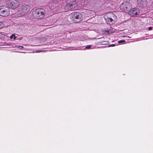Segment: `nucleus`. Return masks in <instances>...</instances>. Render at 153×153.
Returning <instances> with one entry per match:
<instances>
[{
    "mask_svg": "<svg viewBox=\"0 0 153 153\" xmlns=\"http://www.w3.org/2000/svg\"><path fill=\"white\" fill-rule=\"evenodd\" d=\"M105 19L106 22L107 23H110L109 22H111L113 20V19L112 18L109 17H107V18Z\"/></svg>",
    "mask_w": 153,
    "mask_h": 153,
    "instance_id": "nucleus-10",
    "label": "nucleus"
},
{
    "mask_svg": "<svg viewBox=\"0 0 153 153\" xmlns=\"http://www.w3.org/2000/svg\"><path fill=\"white\" fill-rule=\"evenodd\" d=\"M18 48H23V47L22 46H19L17 47Z\"/></svg>",
    "mask_w": 153,
    "mask_h": 153,
    "instance_id": "nucleus-18",
    "label": "nucleus"
},
{
    "mask_svg": "<svg viewBox=\"0 0 153 153\" xmlns=\"http://www.w3.org/2000/svg\"><path fill=\"white\" fill-rule=\"evenodd\" d=\"M4 26V24L2 22H0V29L2 28Z\"/></svg>",
    "mask_w": 153,
    "mask_h": 153,
    "instance_id": "nucleus-11",
    "label": "nucleus"
},
{
    "mask_svg": "<svg viewBox=\"0 0 153 153\" xmlns=\"http://www.w3.org/2000/svg\"><path fill=\"white\" fill-rule=\"evenodd\" d=\"M131 4L129 1H124L120 6V9L123 11H127L128 9H130L131 7Z\"/></svg>",
    "mask_w": 153,
    "mask_h": 153,
    "instance_id": "nucleus-4",
    "label": "nucleus"
},
{
    "mask_svg": "<svg viewBox=\"0 0 153 153\" xmlns=\"http://www.w3.org/2000/svg\"><path fill=\"white\" fill-rule=\"evenodd\" d=\"M45 51H46L45 50H42V51H36V52L39 53V52H45Z\"/></svg>",
    "mask_w": 153,
    "mask_h": 153,
    "instance_id": "nucleus-15",
    "label": "nucleus"
},
{
    "mask_svg": "<svg viewBox=\"0 0 153 153\" xmlns=\"http://www.w3.org/2000/svg\"><path fill=\"white\" fill-rule=\"evenodd\" d=\"M152 27H149L148 28V29L149 30H152Z\"/></svg>",
    "mask_w": 153,
    "mask_h": 153,
    "instance_id": "nucleus-17",
    "label": "nucleus"
},
{
    "mask_svg": "<svg viewBox=\"0 0 153 153\" xmlns=\"http://www.w3.org/2000/svg\"><path fill=\"white\" fill-rule=\"evenodd\" d=\"M125 40H120V41H118V43H123L124 42H125Z\"/></svg>",
    "mask_w": 153,
    "mask_h": 153,
    "instance_id": "nucleus-14",
    "label": "nucleus"
},
{
    "mask_svg": "<svg viewBox=\"0 0 153 153\" xmlns=\"http://www.w3.org/2000/svg\"><path fill=\"white\" fill-rule=\"evenodd\" d=\"M45 13V11L42 9H38L35 10L34 15L37 19H41L44 17Z\"/></svg>",
    "mask_w": 153,
    "mask_h": 153,
    "instance_id": "nucleus-5",
    "label": "nucleus"
},
{
    "mask_svg": "<svg viewBox=\"0 0 153 153\" xmlns=\"http://www.w3.org/2000/svg\"><path fill=\"white\" fill-rule=\"evenodd\" d=\"M139 13V10L138 9L133 8L130 10L128 12V14L131 16H134L137 15Z\"/></svg>",
    "mask_w": 153,
    "mask_h": 153,
    "instance_id": "nucleus-7",
    "label": "nucleus"
},
{
    "mask_svg": "<svg viewBox=\"0 0 153 153\" xmlns=\"http://www.w3.org/2000/svg\"><path fill=\"white\" fill-rule=\"evenodd\" d=\"M30 7L28 5H23L19 11V13L22 15L27 14L30 10Z\"/></svg>",
    "mask_w": 153,
    "mask_h": 153,
    "instance_id": "nucleus-6",
    "label": "nucleus"
},
{
    "mask_svg": "<svg viewBox=\"0 0 153 153\" xmlns=\"http://www.w3.org/2000/svg\"><path fill=\"white\" fill-rule=\"evenodd\" d=\"M1 33H0V38H1Z\"/></svg>",
    "mask_w": 153,
    "mask_h": 153,
    "instance_id": "nucleus-19",
    "label": "nucleus"
},
{
    "mask_svg": "<svg viewBox=\"0 0 153 153\" xmlns=\"http://www.w3.org/2000/svg\"><path fill=\"white\" fill-rule=\"evenodd\" d=\"M16 38V37L15 36V35L14 34H13L10 36V38L11 39L13 38L14 39H15Z\"/></svg>",
    "mask_w": 153,
    "mask_h": 153,
    "instance_id": "nucleus-12",
    "label": "nucleus"
},
{
    "mask_svg": "<svg viewBox=\"0 0 153 153\" xmlns=\"http://www.w3.org/2000/svg\"><path fill=\"white\" fill-rule=\"evenodd\" d=\"M138 4L141 6L144 5L146 4V0H137Z\"/></svg>",
    "mask_w": 153,
    "mask_h": 153,
    "instance_id": "nucleus-9",
    "label": "nucleus"
},
{
    "mask_svg": "<svg viewBox=\"0 0 153 153\" xmlns=\"http://www.w3.org/2000/svg\"><path fill=\"white\" fill-rule=\"evenodd\" d=\"M71 21L75 23H78L82 20V16L81 13H73L70 15Z\"/></svg>",
    "mask_w": 153,
    "mask_h": 153,
    "instance_id": "nucleus-1",
    "label": "nucleus"
},
{
    "mask_svg": "<svg viewBox=\"0 0 153 153\" xmlns=\"http://www.w3.org/2000/svg\"><path fill=\"white\" fill-rule=\"evenodd\" d=\"M91 47V45H87L85 47V48L86 49H90Z\"/></svg>",
    "mask_w": 153,
    "mask_h": 153,
    "instance_id": "nucleus-13",
    "label": "nucleus"
},
{
    "mask_svg": "<svg viewBox=\"0 0 153 153\" xmlns=\"http://www.w3.org/2000/svg\"><path fill=\"white\" fill-rule=\"evenodd\" d=\"M115 46V45H114V44H112V45H108V46L109 47H114V46Z\"/></svg>",
    "mask_w": 153,
    "mask_h": 153,
    "instance_id": "nucleus-16",
    "label": "nucleus"
},
{
    "mask_svg": "<svg viewBox=\"0 0 153 153\" xmlns=\"http://www.w3.org/2000/svg\"><path fill=\"white\" fill-rule=\"evenodd\" d=\"M6 3L7 5L12 9L17 8L19 5V2L16 0H8Z\"/></svg>",
    "mask_w": 153,
    "mask_h": 153,
    "instance_id": "nucleus-2",
    "label": "nucleus"
},
{
    "mask_svg": "<svg viewBox=\"0 0 153 153\" xmlns=\"http://www.w3.org/2000/svg\"><path fill=\"white\" fill-rule=\"evenodd\" d=\"M10 14L9 8L5 6H2L0 7V15L2 16H6Z\"/></svg>",
    "mask_w": 153,
    "mask_h": 153,
    "instance_id": "nucleus-3",
    "label": "nucleus"
},
{
    "mask_svg": "<svg viewBox=\"0 0 153 153\" xmlns=\"http://www.w3.org/2000/svg\"><path fill=\"white\" fill-rule=\"evenodd\" d=\"M76 4L75 1H73L69 4L68 7L69 10H74L75 8Z\"/></svg>",
    "mask_w": 153,
    "mask_h": 153,
    "instance_id": "nucleus-8",
    "label": "nucleus"
}]
</instances>
